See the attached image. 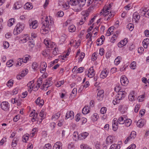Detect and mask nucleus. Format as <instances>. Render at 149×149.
<instances>
[{
    "label": "nucleus",
    "instance_id": "61",
    "mask_svg": "<svg viewBox=\"0 0 149 149\" xmlns=\"http://www.w3.org/2000/svg\"><path fill=\"white\" fill-rule=\"evenodd\" d=\"M66 36L65 35L62 36L61 37L60 40L63 42H64L66 40Z\"/></svg>",
    "mask_w": 149,
    "mask_h": 149
},
{
    "label": "nucleus",
    "instance_id": "32",
    "mask_svg": "<svg viewBox=\"0 0 149 149\" xmlns=\"http://www.w3.org/2000/svg\"><path fill=\"white\" fill-rule=\"evenodd\" d=\"M68 29L70 32H72L75 31L76 28L74 25H71L69 26Z\"/></svg>",
    "mask_w": 149,
    "mask_h": 149
},
{
    "label": "nucleus",
    "instance_id": "25",
    "mask_svg": "<svg viewBox=\"0 0 149 149\" xmlns=\"http://www.w3.org/2000/svg\"><path fill=\"white\" fill-rule=\"evenodd\" d=\"M45 109H42L39 113V116L42 118V119H44L46 115L45 114Z\"/></svg>",
    "mask_w": 149,
    "mask_h": 149
},
{
    "label": "nucleus",
    "instance_id": "9",
    "mask_svg": "<svg viewBox=\"0 0 149 149\" xmlns=\"http://www.w3.org/2000/svg\"><path fill=\"white\" fill-rule=\"evenodd\" d=\"M128 42L127 38H125L124 40L121 41L118 44V47H122L126 45Z\"/></svg>",
    "mask_w": 149,
    "mask_h": 149
},
{
    "label": "nucleus",
    "instance_id": "54",
    "mask_svg": "<svg viewBox=\"0 0 149 149\" xmlns=\"http://www.w3.org/2000/svg\"><path fill=\"white\" fill-rule=\"evenodd\" d=\"M30 57V56L29 55L27 56H26L23 58V63H26L27 61L29 60V58Z\"/></svg>",
    "mask_w": 149,
    "mask_h": 149
},
{
    "label": "nucleus",
    "instance_id": "23",
    "mask_svg": "<svg viewBox=\"0 0 149 149\" xmlns=\"http://www.w3.org/2000/svg\"><path fill=\"white\" fill-rule=\"evenodd\" d=\"M19 140V138L15 137L12 143L11 146L13 147H15L17 144V141Z\"/></svg>",
    "mask_w": 149,
    "mask_h": 149
},
{
    "label": "nucleus",
    "instance_id": "55",
    "mask_svg": "<svg viewBox=\"0 0 149 149\" xmlns=\"http://www.w3.org/2000/svg\"><path fill=\"white\" fill-rule=\"evenodd\" d=\"M56 126V124L54 123H51L50 125V127H51V129L52 130H53L54 128Z\"/></svg>",
    "mask_w": 149,
    "mask_h": 149
},
{
    "label": "nucleus",
    "instance_id": "49",
    "mask_svg": "<svg viewBox=\"0 0 149 149\" xmlns=\"http://www.w3.org/2000/svg\"><path fill=\"white\" fill-rule=\"evenodd\" d=\"M98 27H96L93 29V32L94 33V37H95V36L96 34V33H97L98 32Z\"/></svg>",
    "mask_w": 149,
    "mask_h": 149
},
{
    "label": "nucleus",
    "instance_id": "41",
    "mask_svg": "<svg viewBox=\"0 0 149 149\" xmlns=\"http://www.w3.org/2000/svg\"><path fill=\"white\" fill-rule=\"evenodd\" d=\"M13 80L12 79H10L8 82L7 85L8 86H11L13 85Z\"/></svg>",
    "mask_w": 149,
    "mask_h": 149
},
{
    "label": "nucleus",
    "instance_id": "24",
    "mask_svg": "<svg viewBox=\"0 0 149 149\" xmlns=\"http://www.w3.org/2000/svg\"><path fill=\"white\" fill-rule=\"evenodd\" d=\"M22 6L21 3L19 2H16L14 4V8L16 9H19Z\"/></svg>",
    "mask_w": 149,
    "mask_h": 149
},
{
    "label": "nucleus",
    "instance_id": "64",
    "mask_svg": "<svg viewBox=\"0 0 149 149\" xmlns=\"http://www.w3.org/2000/svg\"><path fill=\"white\" fill-rule=\"evenodd\" d=\"M85 56V54L84 53H81V55L80 56L79 61H81Z\"/></svg>",
    "mask_w": 149,
    "mask_h": 149
},
{
    "label": "nucleus",
    "instance_id": "38",
    "mask_svg": "<svg viewBox=\"0 0 149 149\" xmlns=\"http://www.w3.org/2000/svg\"><path fill=\"white\" fill-rule=\"evenodd\" d=\"M120 100V99L119 98H118V97H117L115 99L113 100V103L114 105H115L119 102Z\"/></svg>",
    "mask_w": 149,
    "mask_h": 149
},
{
    "label": "nucleus",
    "instance_id": "22",
    "mask_svg": "<svg viewBox=\"0 0 149 149\" xmlns=\"http://www.w3.org/2000/svg\"><path fill=\"white\" fill-rule=\"evenodd\" d=\"M108 73L107 70H104L102 71L100 75L101 78L104 79L107 76Z\"/></svg>",
    "mask_w": 149,
    "mask_h": 149
},
{
    "label": "nucleus",
    "instance_id": "31",
    "mask_svg": "<svg viewBox=\"0 0 149 149\" xmlns=\"http://www.w3.org/2000/svg\"><path fill=\"white\" fill-rule=\"evenodd\" d=\"M60 116V113L58 112L57 113L53 115L52 117V119H54L55 120L58 119Z\"/></svg>",
    "mask_w": 149,
    "mask_h": 149
},
{
    "label": "nucleus",
    "instance_id": "4",
    "mask_svg": "<svg viewBox=\"0 0 149 149\" xmlns=\"http://www.w3.org/2000/svg\"><path fill=\"white\" fill-rule=\"evenodd\" d=\"M1 107L2 110L7 111L9 110V105L8 102H3L1 104Z\"/></svg>",
    "mask_w": 149,
    "mask_h": 149
},
{
    "label": "nucleus",
    "instance_id": "59",
    "mask_svg": "<svg viewBox=\"0 0 149 149\" xmlns=\"http://www.w3.org/2000/svg\"><path fill=\"white\" fill-rule=\"evenodd\" d=\"M51 148V144L49 143H47L45 145L44 148V149H49Z\"/></svg>",
    "mask_w": 149,
    "mask_h": 149
},
{
    "label": "nucleus",
    "instance_id": "42",
    "mask_svg": "<svg viewBox=\"0 0 149 149\" xmlns=\"http://www.w3.org/2000/svg\"><path fill=\"white\" fill-rule=\"evenodd\" d=\"M127 28L131 31L133 30L134 28V25L132 23H130L127 25Z\"/></svg>",
    "mask_w": 149,
    "mask_h": 149
},
{
    "label": "nucleus",
    "instance_id": "60",
    "mask_svg": "<svg viewBox=\"0 0 149 149\" xmlns=\"http://www.w3.org/2000/svg\"><path fill=\"white\" fill-rule=\"evenodd\" d=\"M75 120L76 121H78L80 120V115L78 113L75 116Z\"/></svg>",
    "mask_w": 149,
    "mask_h": 149
},
{
    "label": "nucleus",
    "instance_id": "34",
    "mask_svg": "<svg viewBox=\"0 0 149 149\" xmlns=\"http://www.w3.org/2000/svg\"><path fill=\"white\" fill-rule=\"evenodd\" d=\"M125 122V120H124L123 118L121 117H120L118 119L117 122L120 124H123Z\"/></svg>",
    "mask_w": 149,
    "mask_h": 149
},
{
    "label": "nucleus",
    "instance_id": "2",
    "mask_svg": "<svg viewBox=\"0 0 149 149\" xmlns=\"http://www.w3.org/2000/svg\"><path fill=\"white\" fill-rule=\"evenodd\" d=\"M50 22L49 23V21L48 20V17H47L45 18V19L44 21L42 20V28H45V27H49L50 25H52L54 23V22L52 20H51V19H50Z\"/></svg>",
    "mask_w": 149,
    "mask_h": 149
},
{
    "label": "nucleus",
    "instance_id": "46",
    "mask_svg": "<svg viewBox=\"0 0 149 149\" xmlns=\"http://www.w3.org/2000/svg\"><path fill=\"white\" fill-rule=\"evenodd\" d=\"M107 108L105 107H102L100 110V113L102 114H104L106 113Z\"/></svg>",
    "mask_w": 149,
    "mask_h": 149
},
{
    "label": "nucleus",
    "instance_id": "27",
    "mask_svg": "<svg viewBox=\"0 0 149 149\" xmlns=\"http://www.w3.org/2000/svg\"><path fill=\"white\" fill-rule=\"evenodd\" d=\"M124 123L125 126L127 127L130 126L132 123V121L130 119H127L125 120Z\"/></svg>",
    "mask_w": 149,
    "mask_h": 149
},
{
    "label": "nucleus",
    "instance_id": "15",
    "mask_svg": "<svg viewBox=\"0 0 149 149\" xmlns=\"http://www.w3.org/2000/svg\"><path fill=\"white\" fill-rule=\"evenodd\" d=\"M74 117V113L73 111H68L65 116L66 119L70 118L71 119L73 118Z\"/></svg>",
    "mask_w": 149,
    "mask_h": 149
},
{
    "label": "nucleus",
    "instance_id": "51",
    "mask_svg": "<svg viewBox=\"0 0 149 149\" xmlns=\"http://www.w3.org/2000/svg\"><path fill=\"white\" fill-rule=\"evenodd\" d=\"M13 61V60H9L6 63V65L8 66V67H10L13 65L12 63Z\"/></svg>",
    "mask_w": 149,
    "mask_h": 149
},
{
    "label": "nucleus",
    "instance_id": "26",
    "mask_svg": "<svg viewBox=\"0 0 149 149\" xmlns=\"http://www.w3.org/2000/svg\"><path fill=\"white\" fill-rule=\"evenodd\" d=\"M50 29V27H45V28H42L41 27V31L42 30V33L44 34H45L47 33Z\"/></svg>",
    "mask_w": 149,
    "mask_h": 149
},
{
    "label": "nucleus",
    "instance_id": "40",
    "mask_svg": "<svg viewBox=\"0 0 149 149\" xmlns=\"http://www.w3.org/2000/svg\"><path fill=\"white\" fill-rule=\"evenodd\" d=\"M100 39V40H102L101 42V43H97V46L103 44V42H104V40L105 39V38H104V36L103 35L101 36V37Z\"/></svg>",
    "mask_w": 149,
    "mask_h": 149
},
{
    "label": "nucleus",
    "instance_id": "47",
    "mask_svg": "<svg viewBox=\"0 0 149 149\" xmlns=\"http://www.w3.org/2000/svg\"><path fill=\"white\" fill-rule=\"evenodd\" d=\"M136 63L135 61H133L131 64V68L132 69H134L136 67Z\"/></svg>",
    "mask_w": 149,
    "mask_h": 149
},
{
    "label": "nucleus",
    "instance_id": "16",
    "mask_svg": "<svg viewBox=\"0 0 149 149\" xmlns=\"http://www.w3.org/2000/svg\"><path fill=\"white\" fill-rule=\"evenodd\" d=\"M77 134L78 138L81 139H85L88 135V133L87 132H84L81 133L79 135H78V134Z\"/></svg>",
    "mask_w": 149,
    "mask_h": 149
},
{
    "label": "nucleus",
    "instance_id": "18",
    "mask_svg": "<svg viewBox=\"0 0 149 149\" xmlns=\"http://www.w3.org/2000/svg\"><path fill=\"white\" fill-rule=\"evenodd\" d=\"M145 120L143 119L139 120L137 122V126L139 127H142L144 125Z\"/></svg>",
    "mask_w": 149,
    "mask_h": 149
},
{
    "label": "nucleus",
    "instance_id": "63",
    "mask_svg": "<svg viewBox=\"0 0 149 149\" xmlns=\"http://www.w3.org/2000/svg\"><path fill=\"white\" fill-rule=\"evenodd\" d=\"M144 95H141L140 96H139L138 97V99L139 102H141L143 100L144 98Z\"/></svg>",
    "mask_w": 149,
    "mask_h": 149
},
{
    "label": "nucleus",
    "instance_id": "35",
    "mask_svg": "<svg viewBox=\"0 0 149 149\" xmlns=\"http://www.w3.org/2000/svg\"><path fill=\"white\" fill-rule=\"evenodd\" d=\"M113 142L112 137L111 136H108L106 139V143L108 144L109 143H111Z\"/></svg>",
    "mask_w": 149,
    "mask_h": 149
},
{
    "label": "nucleus",
    "instance_id": "43",
    "mask_svg": "<svg viewBox=\"0 0 149 149\" xmlns=\"http://www.w3.org/2000/svg\"><path fill=\"white\" fill-rule=\"evenodd\" d=\"M136 132L135 131H133L131 132L130 136H131V137L132 138L134 139L136 137Z\"/></svg>",
    "mask_w": 149,
    "mask_h": 149
},
{
    "label": "nucleus",
    "instance_id": "8",
    "mask_svg": "<svg viewBox=\"0 0 149 149\" xmlns=\"http://www.w3.org/2000/svg\"><path fill=\"white\" fill-rule=\"evenodd\" d=\"M28 69H25L24 71H22V73L20 75L18 74L17 76V78L18 79H21V77H23L25 76L28 73Z\"/></svg>",
    "mask_w": 149,
    "mask_h": 149
},
{
    "label": "nucleus",
    "instance_id": "6",
    "mask_svg": "<svg viewBox=\"0 0 149 149\" xmlns=\"http://www.w3.org/2000/svg\"><path fill=\"white\" fill-rule=\"evenodd\" d=\"M120 82L123 86H125L128 84L129 81L128 79L125 75L122 76L120 79Z\"/></svg>",
    "mask_w": 149,
    "mask_h": 149
},
{
    "label": "nucleus",
    "instance_id": "13",
    "mask_svg": "<svg viewBox=\"0 0 149 149\" xmlns=\"http://www.w3.org/2000/svg\"><path fill=\"white\" fill-rule=\"evenodd\" d=\"M118 96H117L118 98H119L120 100L123 99L125 96L127 94L124 91H121L118 92Z\"/></svg>",
    "mask_w": 149,
    "mask_h": 149
},
{
    "label": "nucleus",
    "instance_id": "33",
    "mask_svg": "<svg viewBox=\"0 0 149 149\" xmlns=\"http://www.w3.org/2000/svg\"><path fill=\"white\" fill-rule=\"evenodd\" d=\"M42 78L41 77L39 78L38 80L37 86H36V87H37V86H38V88H39L42 83Z\"/></svg>",
    "mask_w": 149,
    "mask_h": 149
},
{
    "label": "nucleus",
    "instance_id": "3",
    "mask_svg": "<svg viewBox=\"0 0 149 149\" xmlns=\"http://www.w3.org/2000/svg\"><path fill=\"white\" fill-rule=\"evenodd\" d=\"M82 0H70V4H72V5H77L78 4V6L80 8H81L84 6V5L81 6L82 3Z\"/></svg>",
    "mask_w": 149,
    "mask_h": 149
},
{
    "label": "nucleus",
    "instance_id": "1",
    "mask_svg": "<svg viewBox=\"0 0 149 149\" xmlns=\"http://www.w3.org/2000/svg\"><path fill=\"white\" fill-rule=\"evenodd\" d=\"M24 25L23 24L18 23L16 25L13 31L15 35H17L21 33L24 29Z\"/></svg>",
    "mask_w": 149,
    "mask_h": 149
},
{
    "label": "nucleus",
    "instance_id": "28",
    "mask_svg": "<svg viewBox=\"0 0 149 149\" xmlns=\"http://www.w3.org/2000/svg\"><path fill=\"white\" fill-rule=\"evenodd\" d=\"M118 123L117 122L112 123V128L113 130L116 131L118 129Z\"/></svg>",
    "mask_w": 149,
    "mask_h": 149
},
{
    "label": "nucleus",
    "instance_id": "45",
    "mask_svg": "<svg viewBox=\"0 0 149 149\" xmlns=\"http://www.w3.org/2000/svg\"><path fill=\"white\" fill-rule=\"evenodd\" d=\"M23 58H20L18 59V62L17 63V65H21L22 62L23 63Z\"/></svg>",
    "mask_w": 149,
    "mask_h": 149
},
{
    "label": "nucleus",
    "instance_id": "58",
    "mask_svg": "<svg viewBox=\"0 0 149 149\" xmlns=\"http://www.w3.org/2000/svg\"><path fill=\"white\" fill-rule=\"evenodd\" d=\"M57 15L58 17H61L63 15L64 13L62 11H60L57 13Z\"/></svg>",
    "mask_w": 149,
    "mask_h": 149
},
{
    "label": "nucleus",
    "instance_id": "53",
    "mask_svg": "<svg viewBox=\"0 0 149 149\" xmlns=\"http://www.w3.org/2000/svg\"><path fill=\"white\" fill-rule=\"evenodd\" d=\"M104 93V91L103 90H99L98 92L97 96L99 97H101V95Z\"/></svg>",
    "mask_w": 149,
    "mask_h": 149
},
{
    "label": "nucleus",
    "instance_id": "5",
    "mask_svg": "<svg viewBox=\"0 0 149 149\" xmlns=\"http://www.w3.org/2000/svg\"><path fill=\"white\" fill-rule=\"evenodd\" d=\"M29 26L31 27L33 29H36L38 26L37 21L36 20H32V19H30L29 20Z\"/></svg>",
    "mask_w": 149,
    "mask_h": 149
},
{
    "label": "nucleus",
    "instance_id": "12",
    "mask_svg": "<svg viewBox=\"0 0 149 149\" xmlns=\"http://www.w3.org/2000/svg\"><path fill=\"white\" fill-rule=\"evenodd\" d=\"M88 77L90 78H92L95 75V72L92 67L88 70Z\"/></svg>",
    "mask_w": 149,
    "mask_h": 149
},
{
    "label": "nucleus",
    "instance_id": "36",
    "mask_svg": "<svg viewBox=\"0 0 149 149\" xmlns=\"http://www.w3.org/2000/svg\"><path fill=\"white\" fill-rule=\"evenodd\" d=\"M38 64L36 62H34L33 63L32 65V68L34 70H36L38 68Z\"/></svg>",
    "mask_w": 149,
    "mask_h": 149
},
{
    "label": "nucleus",
    "instance_id": "57",
    "mask_svg": "<svg viewBox=\"0 0 149 149\" xmlns=\"http://www.w3.org/2000/svg\"><path fill=\"white\" fill-rule=\"evenodd\" d=\"M136 147V145L135 144H132L130 146H129L127 149H135Z\"/></svg>",
    "mask_w": 149,
    "mask_h": 149
},
{
    "label": "nucleus",
    "instance_id": "29",
    "mask_svg": "<svg viewBox=\"0 0 149 149\" xmlns=\"http://www.w3.org/2000/svg\"><path fill=\"white\" fill-rule=\"evenodd\" d=\"M120 146L119 145H118V144H113L111 146L109 149H120Z\"/></svg>",
    "mask_w": 149,
    "mask_h": 149
},
{
    "label": "nucleus",
    "instance_id": "52",
    "mask_svg": "<svg viewBox=\"0 0 149 149\" xmlns=\"http://www.w3.org/2000/svg\"><path fill=\"white\" fill-rule=\"evenodd\" d=\"M33 111H34V112L33 117L31 119V120L33 122H34L36 120L35 119L37 118V117L38 116L36 114H35V110H34Z\"/></svg>",
    "mask_w": 149,
    "mask_h": 149
},
{
    "label": "nucleus",
    "instance_id": "30",
    "mask_svg": "<svg viewBox=\"0 0 149 149\" xmlns=\"http://www.w3.org/2000/svg\"><path fill=\"white\" fill-rule=\"evenodd\" d=\"M15 19L14 18H11L9 19L8 22V25L9 26H12L14 22Z\"/></svg>",
    "mask_w": 149,
    "mask_h": 149
},
{
    "label": "nucleus",
    "instance_id": "50",
    "mask_svg": "<svg viewBox=\"0 0 149 149\" xmlns=\"http://www.w3.org/2000/svg\"><path fill=\"white\" fill-rule=\"evenodd\" d=\"M4 47L5 48L7 49L9 46V44L7 42H4L3 43Z\"/></svg>",
    "mask_w": 149,
    "mask_h": 149
},
{
    "label": "nucleus",
    "instance_id": "14",
    "mask_svg": "<svg viewBox=\"0 0 149 149\" xmlns=\"http://www.w3.org/2000/svg\"><path fill=\"white\" fill-rule=\"evenodd\" d=\"M62 144L60 141H58L56 142L54 144L53 149H62Z\"/></svg>",
    "mask_w": 149,
    "mask_h": 149
},
{
    "label": "nucleus",
    "instance_id": "44",
    "mask_svg": "<svg viewBox=\"0 0 149 149\" xmlns=\"http://www.w3.org/2000/svg\"><path fill=\"white\" fill-rule=\"evenodd\" d=\"M28 135H24L22 137V140L24 142H26L29 139Z\"/></svg>",
    "mask_w": 149,
    "mask_h": 149
},
{
    "label": "nucleus",
    "instance_id": "20",
    "mask_svg": "<svg viewBox=\"0 0 149 149\" xmlns=\"http://www.w3.org/2000/svg\"><path fill=\"white\" fill-rule=\"evenodd\" d=\"M35 102L36 104L39 106H42L44 104V100L42 99H41L40 97H38L36 100Z\"/></svg>",
    "mask_w": 149,
    "mask_h": 149
},
{
    "label": "nucleus",
    "instance_id": "56",
    "mask_svg": "<svg viewBox=\"0 0 149 149\" xmlns=\"http://www.w3.org/2000/svg\"><path fill=\"white\" fill-rule=\"evenodd\" d=\"M114 90L116 92H118L121 91V88L119 86H116Z\"/></svg>",
    "mask_w": 149,
    "mask_h": 149
},
{
    "label": "nucleus",
    "instance_id": "19",
    "mask_svg": "<svg viewBox=\"0 0 149 149\" xmlns=\"http://www.w3.org/2000/svg\"><path fill=\"white\" fill-rule=\"evenodd\" d=\"M33 8V6L31 3L30 2L26 3L24 6V8L26 9L30 10Z\"/></svg>",
    "mask_w": 149,
    "mask_h": 149
},
{
    "label": "nucleus",
    "instance_id": "37",
    "mask_svg": "<svg viewBox=\"0 0 149 149\" xmlns=\"http://www.w3.org/2000/svg\"><path fill=\"white\" fill-rule=\"evenodd\" d=\"M134 93H131L129 94L128 98L130 101H132L134 100V95H133Z\"/></svg>",
    "mask_w": 149,
    "mask_h": 149
},
{
    "label": "nucleus",
    "instance_id": "10",
    "mask_svg": "<svg viewBox=\"0 0 149 149\" xmlns=\"http://www.w3.org/2000/svg\"><path fill=\"white\" fill-rule=\"evenodd\" d=\"M140 16L139 15L138 13L136 12H134L133 15V20H134L135 22L137 23L140 18Z\"/></svg>",
    "mask_w": 149,
    "mask_h": 149
},
{
    "label": "nucleus",
    "instance_id": "21",
    "mask_svg": "<svg viewBox=\"0 0 149 149\" xmlns=\"http://www.w3.org/2000/svg\"><path fill=\"white\" fill-rule=\"evenodd\" d=\"M90 108L89 106H87L84 107L82 110V113L84 114H86L90 111Z\"/></svg>",
    "mask_w": 149,
    "mask_h": 149
},
{
    "label": "nucleus",
    "instance_id": "17",
    "mask_svg": "<svg viewBox=\"0 0 149 149\" xmlns=\"http://www.w3.org/2000/svg\"><path fill=\"white\" fill-rule=\"evenodd\" d=\"M29 39V37L27 35H24L22 38L20 40V43H25Z\"/></svg>",
    "mask_w": 149,
    "mask_h": 149
},
{
    "label": "nucleus",
    "instance_id": "11",
    "mask_svg": "<svg viewBox=\"0 0 149 149\" xmlns=\"http://www.w3.org/2000/svg\"><path fill=\"white\" fill-rule=\"evenodd\" d=\"M108 7H104L100 13L101 15H103L104 16H108L109 11Z\"/></svg>",
    "mask_w": 149,
    "mask_h": 149
},
{
    "label": "nucleus",
    "instance_id": "39",
    "mask_svg": "<svg viewBox=\"0 0 149 149\" xmlns=\"http://www.w3.org/2000/svg\"><path fill=\"white\" fill-rule=\"evenodd\" d=\"M29 40L28 42L29 46H32V47H33L34 45V42L33 39H29Z\"/></svg>",
    "mask_w": 149,
    "mask_h": 149
},
{
    "label": "nucleus",
    "instance_id": "48",
    "mask_svg": "<svg viewBox=\"0 0 149 149\" xmlns=\"http://www.w3.org/2000/svg\"><path fill=\"white\" fill-rule=\"evenodd\" d=\"M89 85V82L88 81H87L85 82V84L84 85H82L80 87V89L81 88H84V87H85V88L87 87Z\"/></svg>",
    "mask_w": 149,
    "mask_h": 149
},
{
    "label": "nucleus",
    "instance_id": "7",
    "mask_svg": "<svg viewBox=\"0 0 149 149\" xmlns=\"http://www.w3.org/2000/svg\"><path fill=\"white\" fill-rule=\"evenodd\" d=\"M82 14L84 15L83 18L81 20L79 24L81 25L84 24V22L86 20H87V17L89 15V12L88 11H87L86 12H83Z\"/></svg>",
    "mask_w": 149,
    "mask_h": 149
},
{
    "label": "nucleus",
    "instance_id": "62",
    "mask_svg": "<svg viewBox=\"0 0 149 149\" xmlns=\"http://www.w3.org/2000/svg\"><path fill=\"white\" fill-rule=\"evenodd\" d=\"M44 43L45 44L46 46H47V45H48L49 48H50V47L52 48V45H49V42H48V40H44Z\"/></svg>",
    "mask_w": 149,
    "mask_h": 149
}]
</instances>
